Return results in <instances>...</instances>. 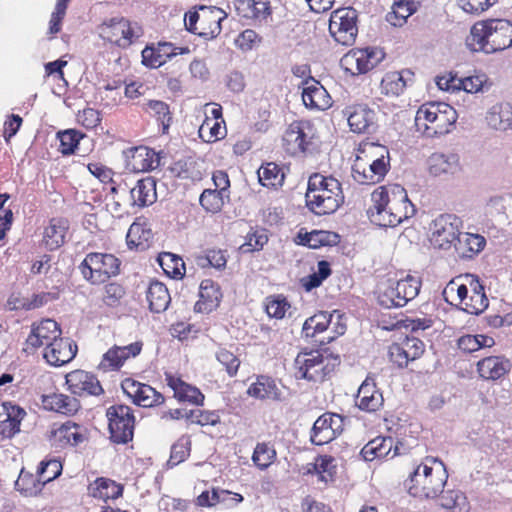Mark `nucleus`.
Listing matches in <instances>:
<instances>
[{
    "mask_svg": "<svg viewBox=\"0 0 512 512\" xmlns=\"http://www.w3.org/2000/svg\"><path fill=\"white\" fill-rule=\"evenodd\" d=\"M324 362V357L321 353L314 354L310 352H302L297 355L295 359V366L297 368L296 377L305 379L311 382H322L325 380V373L320 372V367Z\"/></svg>",
    "mask_w": 512,
    "mask_h": 512,
    "instance_id": "nucleus-14",
    "label": "nucleus"
},
{
    "mask_svg": "<svg viewBox=\"0 0 512 512\" xmlns=\"http://www.w3.org/2000/svg\"><path fill=\"white\" fill-rule=\"evenodd\" d=\"M282 141L285 151L292 156L312 153L317 147L313 127L309 121L292 122L286 129Z\"/></svg>",
    "mask_w": 512,
    "mask_h": 512,
    "instance_id": "nucleus-9",
    "label": "nucleus"
},
{
    "mask_svg": "<svg viewBox=\"0 0 512 512\" xmlns=\"http://www.w3.org/2000/svg\"><path fill=\"white\" fill-rule=\"evenodd\" d=\"M51 434L60 447L77 446L88 439L87 429L70 420L54 427Z\"/></svg>",
    "mask_w": 512,
    "mask_h": 512,
    "instance_id": "nucleus-22",
    "label": "nucleus"
},
{
    "mask_svg": "<svg viewBox=\"0 0 512 512\" xmlns=\"http://www.w3.org/2000/svg\"><path fill=\"white\" fill-rule=\"evenodd\" d=\"M421 281L411 275H407L395 283L393 290L396 294L399 306H405L410 300L414 299L420 291Z\"/></svg>",
    "mask_w": 512,
    "mask_h": 512,
    "instance_id": "nucleus-38",
    "label": "nucleus"
},
{
    "mask_svg": "<svg viewBox=\"0 0 512 512\" xmlns=\"http://www.w3.org/2000/svg\"><path fill=\"white\" fill-rule=\"evenodd\" d=\"M141 350L142 343L138 341L123 347L114 346L103 355L99 368L104 371L119 369L129 357H136Z\"/></svg>",
    "mask_w": 512,
    "mask_h": 512,
    "instance_id": "nucleus-20",
    "label": "nucleus"
},
{
    "mask_svg": "<svg viewBox=\"0 0 512 512\" xmlns=\"http://www.w3.org/2000/svg\"><path fill=\"white\" fill-rule=\"evenodd\" d=\"M152 238V231L150 228H146L144 224L134 222L127 233L128 246L131 245L139 246L143 242H148Z\"/></svg>",
    "mask_w": 512,
    "mask_h": 512,
    "instance_id": "nucleus-55",
    "label": "nucleus"
},
{
    "mask_svg": "<svg viewBox=\"0 0 512 512\" xmlns=\"http://www.w3.org/2000/svg\"><path fill=\"white\" fill-rule=\"evenodd\" d=\"M147 109L156 117L162 125V134L168 133L171 125L172 116L169 105L160 100H149L146 104Z\"/></svg>",
    "mask_w": 512,
    "mask_h": 512,
    "instance_id": "nucleus-51",
    "label": "nucleus"
},
{
    "mask_svg": "<svg viewBox=\"0 0 512 512\" xmlns=\"http://www.w3.org/2000/svg\"><path fill=\"white\" fill-rule=\"evenodd\" d=\"M191 440L189 436L180 437L171 447L170 458L167 462L168 467H174L184 462L190 455Z\"/></svg>",
    "mask_w": 512,
    "mask_h": 512,
    "instance_id": "nucleus-52",
    "label": "nucleus"
},
{
    "mask_svg": "<svg viewBox=\"0 0 512 512\" xmlns=\"http://www.w3.org/2000/svg\"><path fill=\"white\" fill-rule=\"evenodd\" d=\"M275 458V449L267 443H258L252 455L253 463L261 470L267 469Z\"/></svg>",
    "mask_w": 512,
    "mask_h": 512,
    "instance_id": "nucleus-53",
    "label": "nucleus"
},
{
    "mask_svg": "<svg viewBox=\"0 0 512 512\" xmlns=\"http://www.w3.org/2000/svg\"><path fill=\"white\" fill-rule=\"evenodd\" d=\"M216 359L225 367V370L230 377L237 375L241 362L231 351L226 348H219L216 352Z\"/></svg>",
    "mask_w": 512,
    "mask_h": 512,
    "instance_id": "nucleus-56",
    "label": "nucleus"
},
{
    "mask_svg": "<svg viewBox=\"0 0 512 512\" xmlns=\"http://www.w3.org/2000/svg\"><path fill=\"white\" fill-rule=\"evenodd\" d=\"M66 384L72 394L98 396L104 392L97 377L84 370H74L66 375Z\"/></svg>",
    "mask_w": 512,
    "mask_h": 512,
    "instance_id": "nucleus-16",
    "label": "nucleus"
},
{
    "mask_svg": "<svg viewBox=\"0 0 512 512\" xmlns=\"http://www.w3.org/2000/svg\"><path fill=\"white\" fill-rule=\"evenodd\" d=\"M84 134L76 129H67L57 132V139L59 140V151L64 156L72 155L78 149L80 140Z\"/></svg>",
    "mask_w": 512,
    "mask_h": 512,
    "instance_id": "nucleus-46",
    "label": "nucleus"
},
{
    "mask_svg": "<svg viewBox=\"0 0 512 512\" xmlns=\"http://www.w3.org/2000/svg\"><path fill=\"white\" fill-rule=\"evenodd\" d=\"M393 447L391 437H376L369 441L360 451L365 461H372L376 458H385L389 455Z\"/></svg>",
    "mask_w": 512,
    "mask_h": 512,
    "instance_id": "nucleus-39",
    "label": "nucleus"
},
{
    "mask_svg": "<svg viewBox=\"0 0 512 512\" xmlns=\"http://www.w3.org/2000/svg\"><path fill=\"white\" fill-rule=\"evenodd\" d=\"M268 242V237L264 232H254L248 234L245 243L240 247L243 253L258 251Z\"/></svg>",
    "mask_w": 512,
    "mask_h": 512,
    "instance_id": "nucleus-61",
    "label": "nucleus"
},
{
    "mask_svg": "<svg viewBox=\"0 0 512 512\" xmlns=\"http://www.w3.org/2000/svg\"><path fill=\"white\" fill-rule=\"evenodd\" d=\"M146 298L149 302V309L153 313L164 312L171 302L167 287L157 280L150 283L146 292Z\"/></svg>",
    "mask_w": 512,
    "mask_h": 512,
    "instance_id": "nucleus-33",
    "label": "nucleus"
},
{
    "mask_svg": "<svg viewBox=\"0 0 512 512\" xmlns=\"http://www.w3.org/2000/svg\"><path fill=\"white\" fill-rule=\"evenodd\" d=\"M344 417L335 413H324L314 422L310 441L314 445H324L332 441L343 431Z\"/></svg>",
    "mask_w": 512,
    "mask_h": 512,
    "instance_id": "nucleus-12",
    "label": "nucleus"
},
{
    "mask_svg": "<svg viewBox=\"0 0 512 512\" xmlns=\"http://www.w3.org/2000/svg\"><path fill=\"white\" fill-rule=\"evenodd\" d=\"M348 124L354 133H372L376 128V112L366 104L347 108Z\"/></svg>",
    "mask_w": 512,
    "mask_h": 512,
    "instance_id": "nucleus-19",
    "label": "nucleus"
},
{
    "mask_svg": "<svg viewBox=\"0 0 512 512\" xmlns=\"http://www.w3.org/2000/svg\"><path fill=\"white\" fill-rule=\"evenodd\" d=\"M68 229L67 221L53 218L45 228L46 244L50 250L57 249L65 243V235Z\"/></svg>",
    "mask_w": 512,
    "mask_h": 512,
    "instance_id": "nucleus-44",
    "label": "nucleus"
},
{
    "mask_svg": "<svg viewBox=\"0 0 512 512\" xmlns=\"http://www.w3.org/2000/svg\"><path fill=\"white\" fill-rule=\"evenodd\" d=\"M210 13L213 14V19L209 23L208 29L203 28L201 31L197 32V22L200 19V15L197 11H189L185 14V27L186 30L197 34L205 40H211L216 38L222 30L221 22L226 18V14L220 8H211Z\"/></svg>",
    "mask_w": 512,
    "mask_h": 512,
    "instance_id": "nucleus-17",
    "label": "nucleus"
},
{
    "mask_svg": "<svg viewBox=\"0 0 512 512\" xmlns=\"http://www.w3.org/2000/svg\"><path fill=\"white\" fill-rule=\"evenodd\" d=\"M457 85L459 86V90H463L467 93H477L488 91L492 83L489 82L485 73L480 72L472 76L459 78Z\"/></svg>",
    "mask_w": 512,
    "mask_h": 512,
    "instance_id": "nucleus-48",
    "label": "nucleus"
},
{
    "mask_svg": "<svg viewBox=\"0 0 512 512\" xmlns=\"http://www.w3.org/2000/svg\"><path fill=\"white\" fill-rule=\"evenodd\" d=\"M225 197L228 198L229 195H225L217 189H205L199 197V202L206 212L218 213L224 205Z\"/></svg>",
    "mask_w": 512,
    "mask_h": 512,
    "instance_id": "nucleus-49",
    "label": "nucleus"
},
{
    "mask_svg": "<svg viewBox=\"0 0 512 512\" xmlns=\"http://www.w3.org/2000/svg\"><path fill=\"white\" fill-rule=\"evenodd\" d=\"M440 505L452 512H468L469 505L466 496L457 490H449L440 495Z\"/></svg>",
    "mask_w": 512,
    "mask_h": 512,
    "instance_id": "nucleus-47",
    "label": "nucleus"
},
{
    "mask_svg": "<svg viewBox=\"0 0 512 512\" xmlns=\"http://www.w3.org/2000/svg\"><path fill=\"white\" fill-rule=\"evenodd\" d=\"M355 401L360 410L375 412L383 405L384 399L374 380L367 377L360 385Z\"/></svg>",
    "mask_w": 512,
    "mask_h": 512,
    "instance_id": "nucleus-24",
    "label": "nucleus"
},
{
    "mask_svg": "<svg viewBox=\"0 0 512 512\" xmlns=\"http://www.w3.org/2000/svg\"><path fill=\"white\" fill-rule=\"evenodd\" d=\"M121 261L113 254L91 252L79 265L83 278L92 285H100L120 273Z\"/></svg>",
    "mask_w": 512,
    "mask_h": 512,
    "instance_id": "nucleus-5",
    "label": "nucleus"
},
{
    "mask_svg": "<svg viewBox=\"0 0 512 512\" xmlns=\"http://www.w3.org/2000/svg\"><path fill=\"white\" fill-rule=\"evenodd\" d=\"M258 176L260 183L265 187H281L285 179L282 168L273 162L262 165Z\"/></svg>",
    "mask_w": 512,
    "mask_h": 512,
    "instance_id": "nucleus-45",
    "label": "nucleus"
},
{
    "mask_svg": "<svg viewBox=\"0 0 512 512\" xmlns=\"http://www.w3.org/2000/svg\"><path fill=\"white\" fill-rule=\"evenodd\" d=\"M222 299L221 288L211 279H204L200 283L199 300L195 304V311L210 313L215 310Z\"/></svg>",
    "mask_w": 512,
    "mask_h": 512,
    "instance_id": "nucleus-26",
    "label": "nucleus"
},
{
    "mask_svg": "<svg viewBox=\"0 0 512 512\" xmlns=\"http://www.w3.org/2000/svg\"><path fill=\"white\" fill-rule=\"evenodd\" d=\"M88 490L90 495L94 498L107 501L109 499H117L122 496L123 486L109 478L98 477L88 486Z\"/></svg>",
    "mask_w": 512,
    "mask_h": 512,
    "instance_id": "nucleus-35",
    "label": "nucleus"
},
{
    "mask_svg": "<svg viewBox=\"0 0 512 512\" xmlns=\"http://www.w3.org/2000/svg\"><path fill=\"white\" fill-rule=\"evenodd\" d=\"M239 15L247 18H266L271 14L269 3L263 0H235Z\"/></svg>",
    "mask_w": 512,
    "mask_h": 512,
    "instance_id": "nucleus-42",
    "label": "nucleus"
},
{
    "mask_svg": "<svg viewBox=\"0 0 512 512\" xmlns=\"http://www.w3.org/2000/svg\"><path fill=\"white\" fill-rule=\"evenodd\" d=\"M62 473V464L59 460H43L40 462L37 475L21 470L18 479L15 482V489L22 495L36 496L45 484L56 479Z\"/></svg>",
    "mask_w": 512,
    "mask_h": 512,
    "instance_id": "nucleus-6",
    "label": "nucleus"
},
{
    "mask_svg": "<svg viewBox=\"0 0 512 512\" xmlns=\"http://www.w3.org/2000/svg\"><path fill=\"white\" fill-rule=\"evenodd\" d=\"M77 354V344L68 337L59 336L55 341L49 342L44 351V358L53 366H62Z\"/></svg>",
    "mask_w": 512,
    "mask_h": 512,
    "instance_id": "nucleus-15",
    "label": "nucleus"
},
{
    "mask_svg": "<svg viewBox=\"0 0 512 512\" xmlns=\"http://www.w3.org/2000/svg\"><path fill=\"white\" fill-rule=\"evenodd\" d=\"M167 385L174 391V397L180 402H189L196 406L204 404L205 396L196 386L186 383L179 377L166 374Z\"/></svg>",
    "mask_w": 512,
    "mask_h": 512,
    "instance_id": "nucleus-27",
    "label": "nucleus"
},
{
    "mask_svg": "<svg viewBox=\"0 0 512 512\" xmlns=\"http://www.w3.org/2000/svg\"><path fill=\"white\" fill-rule=\"evenodd\" d=\"M457 121V112L455 109H448L445 114H438L435 121L434 134H446L451 131V127Z\"/></svg>",
    "mask_w": 512,
    "mask_h": 512,
    "instance_id": "nucleus-59",
    "label": "nucleus"
},
{
    "mask_svg": "<svg viewBox=\"0 0 512 512\" xmlns=\"http://www.w3.org/2000/svg\"><path fill=\"white\" fill-rule=\"evenodd\" d=\"M510 368V361L500 356L485 357L477 363V371L485 380L500 379Z\"/></svg>",
    "mask_w": 512,
    "mask_h": 512,
    "instance_id": "nucleus-30",
    "label": "nucleus"
},
{
    "mask_svg": "<svg viewBox=\"0 0 512 512\" xmlns=\"http://www.w3.org/2000/svg\"><path fill=\"white\" fill-rule=\"evenodd\" d=\"M61 334L60 325L55 320L42 319L39 323L34 322L31 325V332L26 339V343L37 349L43 345L48 346L49 342L55 341Z\"/></svg>",
    "mask_w": 512,
    "mask_h": 512,
    "instance_id": "nucleus-18",
    "label": "nucleus"
},
{
    "mask_svg": "<svg viewBox=\"0 0 512 512\" xmlns=\"http://www.w3.org/2000/svg\"><path fill=\"white\" fill-rule=\"evenodd\" d=\"M427 461H433L436 463V474L435 476L427 477L425 486V498H436L443 493L444 486L448 479L446 468L441 460L438 458L427 457Z\"/></svg>",
    "mask_w": 512,
    "mask_h": 512,
    "instance_id": "nucleus-37",
    "label": "nucleus"
},
{
    "mask_svg": "<svg viewBox=\"0 0 512 512\" xmlns=\"http://www.w3.org/2000/svg\"><path fill=\"white\" fill-rule=\"evenodd\" d=\"M371 201L367 214L371 222L381 227H395L415 213L406 190L399 184L377 188L371 194Z\"/></svg>",
    "mask_w": 512,
    "mask_h": 512,
    "instance_id": "nucleus-1",
    "label": "nucleus"
},
{
    "mask_svg": "<svg viewBox=\"0 0 512 512\" xmlns=\"http://www.w3.org/2000/svg\"><path fill=\"white\" fill-rule=\"evenodd\" d=\"M290 308V303L283 296H277L266 305V312L269 317L282 319L285 316L287 309Z\"/></svg>",
    "mask_w": 512,
    "mask_h": 512,
    "instance_id": "nucleus-62",
    "label": "nucleus"
},
{
    "mask_svg": "<svg viewBox=\"0 0 512 512\" xmlns=\"http://www.w3.org/2000/svg\"><path fill=\"white\" fill-rule=\"evenodd\" d=\"M199 265L211 266L218 270L226 267L227 259L221 250H208L205 257L199 259Z\"/></svg>",
    "mask_w": 512,
    "mask_h": 512,
    "instance_id": "nucleus-64",
    "label": "nucleus"
},
{
    "mask_svg": "<svg viewBox=\"0 0 512 512\" xmlns=\"http://www.w3.org/2000/svg\"><path fill=\"white\" fill-rule=\"evenodd\" d=\"M385 58V52L377 47H366L363 49L352 50L345 55L342 63L347 66L346 69L354 74H365L375 68Z\"/></svg>",
    "mask_w": 512,
    "mask_h": 512,
    "instance_id": "nucleus-13",
    "label": "nucleus"
},
{
    "mask_svg": "<svg viewBox=\"0 0 512 512\" xmlns=\"http://www.w3.org/2000/svg\"><path fill=\"white\" fill-rule=\"evenodd\" d=\"M467 47L473 52L486 54L512 46V23L506 19H487L476 22L466 38Z\"/></svg>",
    "mask_w": 512,
    "mask_h": 512,
    "instance_id": "nucleus-2",
    "label": "nucleus"
},
{
    "mask_svg": "<svg viewBox=\"0 0 512 512\" xmlns=\"http://www.w3.org/2000/svg\"><path fill=\"white\" fill-rule=\"evenodd\" d=\"M132 205L145 207L157 199L156 180L153 177L139 179L135 186L129 188Z\"/></svg>",
    "mask_w": 512,
    "mask_h": 512,
    "instance_id": "nucleus-29",
    "label": "nucleus"
},
{
    "mask_svg": "<svg viewBox=\"0 0 512 512\" xmlns=\"http://www.w3.org/2000/svg\"><path fill=\"white\" fill-rule=\"evenodd\" d=\"M485 120L491 129L498 131L512 129V104L509 102L494 104L486 112Z\"/></svg>",
    "mask_w": 512,
    "mask_h": 512,
    "instance_id": "nucleus-28",
    "label": "nucleus"
},
{
    "mask_svg": "<svg viewBox=\"0 0 512 512\" xmlns=\"http://www.w3.org/2000/svg\"><path fill=\"white\" fill-rule=\"evenodd\" d=\"M512 200V195H494L486 202V212L492 216L503 215L506 211L507 201Z\"/></svg>",
    "mask_w": 512,
    "mask_h": 512,
    "instance_id": "nucleus-63",
    "label": "nucleus"
},
{
    "mask_svg": "<svg viewBox=\"0 0 512 512\" xmlns=\"http://www.w3.org/2000/svg\"><path fill=\"white\" fill-rule=\"evenodd\" d=\"M405 75L414 76V73L409 69L387 73L381 81L382 91L386 95L399 96L407 87Z\"/></svg>",
    "mask_w": 512,
    "mask_h": 512,
    "instance_id": "nucleus-40",
    "label": "nucleus"
},
{
    "mask_svg": "<svg viewBox=\"0 0 512 512\" xmlns=\"http://www.w3.org/2000/svg\"><path fill=\"white\" fill-rule=\"evenodd\" d=\"M305 202L308 209L316 215L334 213L344 203L341 183L332 176L312 174L308 180Z\"/></svg>",
    "mask_w": 512,
    "mask_h": 512,
    "instance_id": "nucleus-3",
    "label": "nucleus"
},
{
    "mask_svg": "<svg viewBox=\"0 0 512 512\" xmlns=\"http://www.w3.org/2000/svg\"><path fill=\"white\" fill-rule=\"evenodd\" d=\"M124 30H126V19L112 18L101 25V36L110 43L125 48L129 46V38L124 36Z\"/></svg>",
    "mask_w": 512,
    "mask_h": 512,
    "instance_id": "nucleus-36",
    "label": "nucleus"
},
{
    "mask_svg": "<svg viewBox=\"0 0 512 512\" xmlns=\"http://www.w3.org/2000/svg\"><path fill=\"white\" fill-rule=\"evenodd\" d=\"M108 429L110 439L116 444H127L132 441L135 428V416L131 407L115 404L107 408Z\"/></svg>",
    "mask_w": 512,
    "mask_h": 512,
    "instance_id": "nucleus-8",
    "label": "nucleus"
},
{
    "mask_svg": "<svg viewBox=\"0 0 512 512\" xmlns=\"http://www.w3.org/2000/svg\"><path fill=\"white\" fill-rule=\"evenodd\" d=\"M462 220L454 214H441L431 223V241L440 249H449L459 238Z\"/></svg>",
    "mask_w": 512,
    "mask_h": 512,
    "instance_id": "nucleus-11",
    "label": "nucleus"
},
{
    "mask_svg": "<svg viewBox=\"0 0 512 512\" xmlns=\"http://www.w3.org/2000/svg\"><path fill=\"white\" fill-rule=\"evenodd\" d=\"M369 153L373 158L369 164V176H365V167H361L360 163L352 166V177L360 184H375L382 181L390 168V154L386 146L378 143H369Z\"/></svg>",
    "mask_w": 512,
    "mask_h": 512,
    "instance_id": "nucleus-7",
    "label": "nucleus"
},
{
    "mask_svg": "<svg viewBox=\"0 0 512 512\" xmlns=\"http://www.w3.org/2000/svg\"><path fill=\"white\" fill-rule=\"evenodd\" d=\"M418 6L417 0H395L393 11L387 15V21L393 26L401 27L407 18L418 10Z\"/></svg>",
    "mask_w": 512,
    "mask_h": 512,
    "instance_id": "nucleus-41",
    "label": "nucleus"
},
{
    "mask_svg": "<svg viewBox=\"0 0 512 512\" xmlns=\"http://www.w3.org/2000/svg\"><path fill=\"white\" fill-rule=\"evenodd\" d=\"M344 315L338 310L332 313L319 311L307 318L303 323L302 336L305 339H315L320 347L332 342L346 331V324L342 322Z\"/></svg>",
    "mask_w": 512,
    "mask_h": 512,
    "instance_id": "nucleus-4",
    "label": "nucleus"
},
{
    "mask_svg": "<svg viewBox=\"0 0 512 512\" xmlns=\"http://www.w3.org/2000/svg\"><path fill=\"white\" fill-rule=\"evenodd\" d=\"M158 263L164 272L174 279H181L186 273L185 263L183 259L171 252L160 253Z\"/></svg>",
    "mask_w": 512,
    "mask_h": 512,
    "instance_id": "nucleus-43",
    "label": "nucleus"
},
{
    "mask_svg": "<svg viewBox=\"0 0 512 512\" xmlns=\"http://www.w3.org/2000/svg\"><path fill=\"white\" fill-rule=\"evenodd\" d=\"M42 404L45 409L65 415L76 413L80 408L79 401L64 394L42 395Z\"/></svg>",
    "mask_w": 512,
    "mask_h": 512,
    "instance_id": "nucleus-32",
    "label": "nucleus"
},
{
    "mask_svg": "<svg viewBox=\"0 0 512 512\" xmlns=\"http://www.w3.org/2000/svg\"><path fill=\"white\" fill-rule=\"evenodd\" d=\"M302 91L303 104L310 109L325 110L331 106L327 90L314 78L306 79Z\"/></svg>",
    "mask_w": 512,
    "mask_h": 512,
    "instance_id": "nucleus-21",
    "label": "nucleus"
},
{
    "mask_svg": "<svg viewBox=\"0 0 512 512\" xmlns=\"http://www.w3.org/2000/svg\"><path fill=\"white\" fill-rule=\"evenodd\" d=\"M357 18V11L351 7L339 8L332 12L329 32L336 42L345 46L355 42L358 34Z\"/></svg>",
    "mask_w": 512,
    "mask_h": 512,
    "instance_id": "nucleus-10",
    "label": "nucleus"
},
{
    "mask_svg": "<svg viewBox=\"0 0 512 512\" xmlns=\"http://www.w3.org/2000/svg\"><path fill=\"white\" fill-rule=\"evenodd\" d=\"M247 394L262 401H284L283 393L278 387L276 380L268 375H258L256 381L248 387Z\"/></svg>",
    "mask_w": 512,
    "mask_h": 512,
    "instance_id": "nucleus-23",
    "label": "nucleus"
},
{
    "mask_svg": "<svg viewBox=\"0 0 512 512\" xmlns=\"http://www.w3.org/2000/svg\"><path fill=\"white\" fill-rule=\"evenodd\" d=\"M136 153L137 155L134 156V159L137 157L142 158L143 163L141 167L143 170H154L161 164L160 153L156 152L154 149L139 147L136 148Z\"/></svg>",
    "mask_w": 512,
    "mask_h": 512,
    "instance_id": "nucleus-58",
    "label": "nucleus"
},
{
    "mask_svg": "<svg viewBox=\"0 0 512 512\" xmlns=\"http://www.w3.org/2000/svg\"><path fill=\"white\" fill-rule=\"evenodd\" d=\"M429 173L435 177L454 175L461 169L459 155L456 153L435 152L427 160Z\"/></svg>",
    "mask_w": 512,
    "mask_h": 512,
    "instance_id": "nucleus-25",
    "label": "nucleus"
},
{
    "mask_svg": "<svg viewBox=\"0 0 512 512\" xmlns=\"http://www.w3.org/2000/svg\"><path fill=\"white\" fill-rule=\"evenodd\" d=\"M486 246V239L480 234L462 233L455 242V250L462 259H472Z\"/></svg>",
    "mask_w": 512,
    "mask_h": 512,
    "instance_id": "nucleus-31",
    "label": "nucleus"
},
{
    "mask_svg": "<svg viewBox=\"0 0 512 512\" xmlns=\"http://www.w3.org/2000/svg\"><path fill=\"white\" fill-rule=\"evenodd\" d=\"M165 402V397L153 387L144 384L138 391L133 403L141 407H154L159 406Z\"/></svg>",
    "mask_w": 512,
    "mask_h": 512,
    "instance_id": "nucleus-50",
    "label": "nucleus"
},
{
    "mask_svg": "<svg viewBox=\"0 0 512 512\" xmlns=\"http://www.w3.org/2000/svg\"><path fill=\"white\" fill-rule=\"evenodd\" d=\"M462 310L471 315H480L483 313L489 305V300L486 294H475L469 293L467 300L462 303Z\"/></svg>",
    "mask_w": 512,
    "mask_h": 512,
    "instance_id": "nucleus-54",
    "label": "nucleus"
},
{
    "mask_svg": "<svg viewBox=\"0 0 512 512\" xmlns=\"http://www.w3.org/2000/svg\"><path fill=\"white\" fill-rule=\"evenodd\" d=\"M426 474L419 472V469L409 475V478L405 481V486L408 489L409 494L414 497H424L425 486H426Z\"/></svg>",
    "mask_w": 512,
    "mask_h": 512,
    "instance_id": "nucleus-57",
    "label": "nucleus"
},
{
    "mask_svg": "<svg viewBox=\"0 0 512 512\" xmlns=\"http://www.w3.org/2000/svg\"><path fill=\"white\" fill-rule=\"evenodd\" d=\"M125 295L124 287L116 282L108 283L105 286L104 303L109 307H116Z\"/></svg>",
    "mask_w": 512,
    "mask_h": 512,
    "instance_id": "nucleus-60",
    "label": "nucleus"
},
{
    "mask_svg": "<svg viewBox=\"0 0 512 512\" xmlns=\"http://www.w3.org/2000/svg\"><path fill=\"white\" fill-rule=\"evenodd\" d=\"M299 244L317 249L323 246H336L340 242V235L333 231L313 230L305 234H298Z\"/></svg>",
    "mask_w": 512,
    "mask_h": 512,
    "instance_id": "nucleus-34",
    "label": "nucleus"
}]
</instances>
